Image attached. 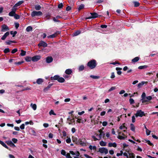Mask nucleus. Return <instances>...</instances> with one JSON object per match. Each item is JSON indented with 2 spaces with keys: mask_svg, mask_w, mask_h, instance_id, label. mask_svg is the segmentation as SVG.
<instances>
[{
  "mask_svg": "<svg viewBox=\"0 0 158 158\" xmlns=\"http://www.w3.org/2000/svg\"><path fill=\"white\" fill-rule=\"evenodd\" d=\"M87 65L91 69H94L97 65V61L95 60H92L88 62Z\"/></svg>",
  "mask_w": 158,
  "mask_h": 158,
  "instance_id": "obj_1",
  "label": "nucleus"
},
{
  "mask_svg": "<svg viewBox=\"0 0 158 158\" xmlns=\"http://www.w3.org/2000/svg\"><path fill=\"white\" fill-rule=\"evenodd\" d=\"M51 80H57L60 83H63L65 81V79L63 77H60L58 75H56L53 77H52L50 78Z\"/></svg>",
  "mask_w": 158,
  "mask_h": 158,
  "instance_id": "obj_2",
  "label": "nucleus"
},
{
  "mask_svg": "<svg viewBox=\"0 0 158 158\" xmlns=\"http://www.w3.org/2000/svg\"><path fill=\"white\" fill-rule=\"evenodd\" d=\"M42 14V12L40 11H34L31 12V15L32 17H34L35 16H39L41 15Z\"/></svg>",
  "mask_w": 158,
  "mask_h": 158,
  "instance_id": "obj_3",
  "label": "nucleus"
},
{
  "mask_svg": "<svg viewBox=\"0 0 158 158\" xmlns=\"http://www.w3.org/2000/svg\"><path fill=\"white\" fill-rule=\"evenodd\" d=\"M91 16L85 18L86 20L87 19H94L98 17L99 15L96 12L90 13Z\"/></svg>",
  "mask_w": 158,
  "mask_h": 158,
  "instance_id": "obj_4",
  "label": "nucleus"
},
{
  "mask_svg": "<svg viewBox=\"0 0 158 158\" xmlns=\"http://www.w3.org/2000/svg\"><path fill=\"white\" fill-rule=\"evenodd\" d=\"M135 116L136 117L139 116L141 117L143 116H145V114L141 110H138L135 114Z\"/></svg>",
  "mask_w": 158,
  "mask_h": 158,
  "instance_id": "obj_5",
  "label": "nucleus"
},
{
  "mask_svg": "<svg viewBox=\"0 0 158 158\" xmlns=\"http://www.w3.org/2000/svg\"><path fill=\"white\" fill-rule=\"evenodd\" d=\"M98 152H99L101 153H104L106 154L108 153V150L106 148L102 147L100 148L98 150Z\"/></svg>",
  "mask_w": 158,
  "mask_h": 158,
  "instance_id": "obj_6",
  "label": "nucleus"
},
{
  "mask_svg": "<svg viewBox=\"0 0 158 158\" xmlns=\"http://www.w3.org/2000/svg\"><path fill=\"white\" fill-rule=\"evenodd\" d=\"M9 27L6 24H4L1 26V31L2 32H5L9 31Z\"/></svg>",
  "mask_w": 158,
  "mask_h": 158,
  "instance_id": "obj_7",
  "label": "nucleus"
},
{
  "mask_svg": "<svg viewBox=\"0 0 158 158\" xmlns=\"http://www.w3.org/2000/svg\"><path fill=\"white\" fill-rule=\"evenodd\" d=\"M41 56L40 55H36L32 57L31 58L33 62H36L40 59Z\"/></svg>",
  "mask_w": 158,
  "mask_h": 158,
  "instance_id": "obj_8",
  "label": "nucleus"
},
{
  "mask_svg": "<svg viewBox=\"0 0 158 158\" xmlns=\"http://www.w3.org/2000/svg\"><path fill=\"white\" fill-rule=\"evenodd\" d=\"M60 33V31H57L54 34L50 35L48 36V38H54L56 37Z\"/></svg>",
  "mask_w": 158,
  "mask_h": 158,
  "instance_id": "obj_9",
  "label": "nucleus"
},
{
  "mask_svg": "<svg viewBox=\"0 0 158 158\" xmlns=\"http://www.w3.org/2000/svg\"><path fill=\"white\" fill-rule=\"evenodd\" d=\"M47 45L48 44L42 41H40L38 44V46L39 47H47Z\"/></svg>",
  "mask_w": 158,
  "mask_h": 158,
  "instance_id": "obj_10",
  "label": "nucleus"
},
{
  "mask_svg": "<svg viewBox=\"0 0 158 158\" xmlns=\"http://www.w3.org/2000/svg\"><path fill=\"white\" fill-rule=\"evenodd\" d=\"M72 140L77 145H79V141L77 138L74 136H72Z\"/></svg>",
  "mask_w": 158,
  "mask_h": 158,
  "instance_id": "obj_11",
  "label": "nucleus"
},
{
  "mask_svg": "<svg viewBox=\"0 0 158 158\" xmlns=\"http://www.w3.org/2000/svg\"><path fill=\"white\" fill-rule=\"evenodd\" d=\"M10 34L9 32L7 31L1 37V39L2 40H4L6 39V38Z\"/></svg>",
  "mask_w": 158,
  "mask_h": 158,
  "instance_id": "obj_12",
  "label": "nucleus"
},
{
  "mask_svg": "<svg viewBox=\"0 0 158 158\" xmlns=\"http://www.w3.org/2000/svg\"><path fill=\"white\" fill-rule=\"evenodd\" d=\"M53 85V83L49 84L44 89V91L46 92L48 91L49 89L51 88L52 85Z\"/></svg>",
  "mask_w": 158,
  "mask_h": 158,
  "instance_id": "obj_13",
  "label": "nucleus"
},
{
  "mask_svg": "<svg viewBox=\"0 0 158 158\" xmlns=\"http://www.w3.org/2000/svg\"><path fill=\"white\" fill-rule=\"evenodd\" d=\"M53 61V58L51 56H48L46 58V61L48 63L52 62Z\"/></svg>",
  "mask_w": 158,
  "mask_h": 158,
  "instance_id": "obj_14",
  "label": "nucleus"
},
{
  "mask_svg": "<svg viewBox=\"0 0 158 158\" xmlns=\"http://www.w3.org/2000/svg\"><path fill=\"white\" fill-rule=\"evenodd\" d=\"M6 143L8 145H10V147H15V144L10 140L6 141Z\"/></svg>",
  "mask_w": 158,
  "mask_h": 158,
  "instance_id": "obj_15",
  "label": "nucleus"
},
{
  "mask_svg": "<svg viewBox=\"0 0 158 158\" xmlns=\"http://www.w3.org/2000/svg\"><path fill=\"white\" fill-rule=\"evenodd\" d=\"M44 82V80L42 78H38L36 81V83L39 85L41 84Z\"/></svg>",
  "mask_w": 158,
  "mask_h": 158,
  "instance_id": "obj_16",
  "label": "nucleus"
},
{
  "mask_svg": "<svg viewBox=\"0 0 158 158\" xmlns=\"http://www.w3.org/2000/svg\"><path fill=\"white\" fill-rule=\"evenodd\" d=\"M72 73V71L71 69H67L65 71V73L67 75H70Z\"/></svg>",
  "mask_w": 158,
  "mask_h": 158,
  "instance_id": "obj_17",
  "label": "nucleus"
},
{
  "mask_svg": "<svg viewBox=\"0 0 158 158\" xmlns=\"http://www.w3.org/2000/svg\"><path fill=\"white\" fill-rule=\"evenodd\" d=\"M108 146L110 147H113L115 148L117 146V144L115 142L113 143H110L108 144Z\"/></svg>",
  "mask_w": 158,
  "mask_h": 158,
  "instance_id": "obj_18",
  "label": "nucleus"
},
{
  "mask_svg": "<svg viewBox=\"0 0 158 158\" xmlns=\"http://www.w3.org/2000/svg\"><path fill=\"white\" fill-rule=\"evenodd\" d=\"M79 144H80L82 146H86L85 143L84 142V141H82V140L81 139H79Z\"/></svg>",
  "mask_w": 158,
  "mask_h": 158,
  "instance_id": "obj_19",
  "label": "nucleus"
},
{
  "mask_svg": "<svg viewBox=\"0 0 158 158\" xmlns=\"http://www.w3.org/2000/svg\"><path fill=\"white\" fill-rule=\"evenodd\" d=\"M0 144H1L3 147H5V148L8 149L9 148L6 144L3 141L0 140Z\"/></svg>",
  "mask_w": 158,
  "mask_h": 158,
  "instance_id": "obj_20",
  "label": "nucleus"
},
{
  "mask_svg": "<svg viewBox=\"0 0 158 158\" xmlns=\"http://www.w3.org/2000/svg\"><path fill=\"white\" fill-rule=\"evenodd\" d=\"M139 59V57H136L134 59H132V62L133 63H135L137 62Z\"/></svg>",
  "mask_w": 158,
  "mask_h": 158,
  "instance_id": "obj_21",
  "label": "nucleus"
},
{
  "mask_svg": "<svg viewBox=\"0 0 158 158\" xmlns=\"http://www.w3.org/2000/svg\"><path fill=\"white\" fill-rule=\"evenodd\" d=\"M23 2L24 1H20L16 3L14 5L15 6L17 7V6H20L21 4L23 3Z\"/></svg>",
  "mask_w": 158,
  "mask_h": 158,
  "instance_id": "obj_22",
  "label": "nucleus"
},
{
  "mask_svg": "<svg viewBox=\"0 0 158 158\" xmlns=\"http://www.w3.org/2000/svg\"><path fill=\"white\" fill-rule=\"evenodd\" d=\"M131 130L133 131L134 132L135 131V127L134 124L133 123H131L130 125Z\"/></svg>",
  "mask_w": 158,
  "mask_h": 158,
  "instance_id": "obj_23",
  "label": "nucleus"
},
{
  "mask_svg": "<svg viewBox=\"0 0 158 158\" xmlns=\"http://www.w3.org/2000/svg\"><path fill=\"white\" fill-rule=\"evenodd\" d=\"M145 143H147L149 145L152 147L154 146V144L152 143H151L150 140H148L147 139H145Z\"/></svg>",
  "mask_w": 158,
  "mask_h": 158,
  "instance_id": "obj_24",
  "label": "nucleus"
},
{
  "mask_svg": "<svg viewBox=\"0 0 158 158\" xmlns=\"http://www.w3.org/2000/svg\"><path fill=\"white\" fill-rule=\"evenodd\" d=\"M147 82H145L144 81H142L141 83H139L138 84L137 87L139 88L141 87L145 83H147Z\"/></svg>",
  "mask_w": 158,
  "mask_h": 158,
  "instance_id": "obj_25",
  "label": "nucleus"
},
{
  "mask_svg": "<svg viewBox=\"0 0 158 158\" xmlns=\"http://www.w3.org/2000/svg\"><path fill=\"white\" fill-rule=\"evenodd\" d=\"M41 8V6L39 5H36L35 6V8L36 10H40Z\"/></svg>",
  "mask_w": 158,
  "mask_h": 158,
  "instance_id": "obj_26",
  "label": "nucleus"
},
{
  "mask_svg": "<svg viewBox=\"0 0 158 158\" xmlns=\"http://www.w3.org/2000/svg\"><path fill=\"white\" fill-rule=\"evenodd\" d=\"M32 29L33 28L32 27L29 26L27 27L26 30L27 32H30V31H32Z\"/></svg>",
  "mask_w": 158,
  "mask_h": 158,
  "instance_id": "obj_27",
  "label": "nucleus"
},
{
  "mask_svg": "<svg viewBox=\"0 0 158 158\" xmlns=\"http://www.w3.org/2000/svg\"><path fill=\"white\" fill-rule=\"evenodd\" d=\"M148 67V66L146 65H144L143 66H140L138 67V68L139 69H145Z\"/></svg>",
  "mask_w": 158,
  "mask_h": 158,
  "instance_id": "obj_28",
  "label": "nucleus"
},
{
  "mask_svg": "<svg viewBox=\"0 0 158 158\" xmlns=\"http://www.w3.org/2000/svg\"><path fill=\"white\" fill-rule=\"evenodd\" d=\"M90 77L91 78L95 79H98L100 78V76H94L92 75H90Z\"/></svg>",
  "mask_w": 158,
  "mask_h": 158,
  "instance_id": "obj_29",
  "label": "nucleus"
},
{
  "mask_svg": "<svg viewBox=\"0 0 158 158\" xmlns=\"http://www.w3.org/2000/svg\"><path fill=\"white\" fill-rule=\"evenodd\" d=\"M81 33V32L80 31L77 30L73 34V35L74 36H76L80 34Z\"/></svg>",
  "mask_w": 158,
  "mask_h": 158,
  "instance_id": "obj_30",
  "label": "nucleus"
},
{
  "mask_svg": "<svg viewBox=\"0 0 158 158\" xmlns=\"http://www.w3.org/2000/svg\"><path fill=\"white\" fill-rule=\"evenodd\" d=\"M100 144L102 146H105L106 145V143L102 140L100 142Z\"/></svg>",
  "mask_w": 158,
  "mask_h": 158,
  "instance_id": "obj_31",
  "label": "nucleus"
},
{
  "mask_svg": "<svg viewBox=\"0 0 158 158\" xmlns=\"http://www.w3.org/2000/svg\"><path fill=\"white\" fill-rule=\"evenodd\" d=\"M32 57L27 56L25 57V60L27 62H30L31 60H32L31 59Z\"/></svg>",
  "mask_w": 158,
  "mask_h": 158,
  "instance_id": "obj_32",
  "label": "nucleus"
},
{
  "mask_svg": "<svg viewBox=\"0 0 158 158\" xmlns=\"http://www.w3.org/2000/svg\"><path fill=\"white\" fill-rule=\"evenodd\" d=\"M16 42L15 41H12V40H9L8 41H6V44L7 45H10L11 44V43H16Z\"/></svg>",
  "mask_w": 158,
  "mask_h": 158,
  "instance_id": "obj_33",
  "label": "nucleus"
},
{
  "mask_svg": "<svg viewBox=\"0 0 158 158\" xmlns=\"http://www.w3.org/2000/svg\"><path fill=\"white\" fill-rule=\"evenodd\" d=\"M100 134L99 135V139H100L102 137L104 138L105 137V134L104 133H100Z\"/></svg>",
  "mask_w": 158,
  "mask_h": 158,
  "instance_id": "obj_34",
  "label": "nucleus"
},
{
  "mask_svg": "<svg viewBox=\"0 0 158 158\" xmlns=\"http://www.w3.org/2000/svg\"><path fill=\"white\" fill-rule=\"evenodd\" d=\"M17 9V7L16 6H15L14 5L11 9V11L16 13V11Z\"/></svg>",
  "mask_w": 158,
  "mask_h": 158,
  "instance_id": "obj_35",
  "label": "nucleus"
},
{
  "mask_svg": "<svg viewBox=\"0 0 158 158\" xmlns=\"http://www.w3.org/2000/svg\"><path fill=\"white\" fill-rule=\"evenodd\" d=\"M15 13H15V12H14L11 11L8 14V15L10 16L13 17V16H14V15H15Z\"/></svg>",
  "mask_w": 158,
  "mask_h": 158,
  "instance_id": "obj_36",
  "label": "nucleus"
},
{
  "mask_svg": "<svg viewBox=\"0 0 158 158\" xmlns=\"http://www.w3.org/2000/svg\"><path fill=\"white\" fill-rule=\"evenodd\" d=\"M21 53L20 54L21 56H24L26 55V52L23 50H21Z\"/></svg>",
  "mask_w": 158,
  "mask_h": 158,
  "instance_id": "obj_37",
  "label": "nucleus"
},
{
  "mask_svg": "<svg viewBox=\"0 0 158 158\" xmlns=\"http://www.w3.org/2000/svg\"><path fill=\"white\" fill-rule=\"evenodd\" d=\"M84 69V66L83 65H81L78 68V70L79 71H83Z\"/></svg>",
  "mask_w": 158,
  "mask_h": 158,
  "instance_id": "obj_38",
  "label": "nucleus"
},
{
  "mask_svg": "<svg viewBox=\"0 0 158 158\" xmlns=\"http://www.w3.org/2000/svg\"><path fill=\"white\" fill-rule=\"evenodd\" d=\"M84 5L83 4H81L79 6L78 8V10H81L84 8Z\"/></svg>",
  "mask_w": 158,
  "mask_h": 158,
  "instance_id": "obj_39",
  "label": "nucleus"
},
{
  "mask_svg": "<svg viewBox=\"0 0 158 158\" xmlns=\"http://www.w3.org/2000/svg\"><path fill=\"white\" fill-rule=\"evenodd\" d=\"M17 33V32L16 31H14V32H13V31H10V34L11 35H12L13 37H14Z\"/></svg>",
  "mask_w": 158,
  "mask_h": 158,
  "instance_id": "obj_40",
  "label": "nucleus"
},
{
  "mask_svg": "<svg viewBox=\"0 0 158 158\" xmlns=\"http://www.w3.org/2000/svg\"><path fill=\"white\" fill-rule=\"evenodd\" d=\"M133 3L134 5V6L137 7L139 6V3L138 2H134Z\"/></svg>",
  "mask_w": 158,
  "mask_h": 158,
  "instance_id": "obj_41",
  "label": "nucleus"
},
{
  "mask_svg": "<svg viewBox=\"0 0 158 158\" xmlns=\"http://www.w3.org/2000/svg\"><path fill=\"white\" fill-rule=\"evenodd\" d=\"M130 158H135V155L133 153H129Z\"/></svg>",
  "mask_w": 158,
  "mask_h": 158,
  "instance_id": "obj_42",
  "label": "nucleus"
},
{
  "mask_svg": "<svg viewBox=\"0 0 158 158\" xmlns=\"http://www.w3.org/2000/svg\"><path fill=\"white\" fill-rule=\"evenodd\" d=\"M146 95L145 93H143L142 95H141L142 99H141L143 100V99H146Z\"/></svg>",
  "mask_w": 158,
  "mask_h": 158,
  "instance_id": "obj_43",
  "label": "nucleus"
},
{
  "mask_svg": "<svg viewBox=\"0 0 158 158\" xmlns=\"http://www.w3.org/2000/svg\"><path fill=\"white\" fill-rule=\"evenodd\" d=\"M31 105H32V107L33 108V109L34 110H36V108H37L36 105L35 104H31Z\"/></svg>",
  "mask_w": 158,
  "mask_h": 158,
  "instance_id": "obj_44",
  "label": "nucleus"
},
{
  "mask_svg": "<svg viewBox=\"0 0 158 158\" xmlns=\"http://www.w3.org/2000/svg\"><path fill=\"white\" fill-rule=\"evenodd\" d=\"M127 137H123V136L121 135H118V136H117V138L120 139H121V140H123V139H124L125 138H126Z\"/></svg>",
  "mask_w": 158,
  "mask_h": 158,
  "instance_id": "obj_45",
  "label": "nucleus"
},
{
  "mask_svg": "<svg viewBox=\"0 0 158 158\" xmlns=\"http://www.w3.org/2000/svg\"><path fill=\"white\" fill-rule=\"evenodd\" d=\"M51 15L49 13L47 14L46 15L45 18L49 20L51 18Z\"/></svg>",
  "mask_w": 158,
  "mask_h": 158,
  "instance_id": "obj_46",
  "label": "nucleus"
},
{
  "mask_svg": "<svg viewBox=\"0 0 158 158\" xmlns=\"http://www.w3.org/2000/svg\"><path fill=\"white\" fill-rule=\"evenodd\" d=\"M14 18L16 19H20V16L19 15H17L15 13L14 16Z\"/></svg>",
  "mask_w": 158,
  "mask_h": 158,
  "instance_id": "obj_47",
  "label": "nucleus"
},
{
  "mask_svg": "<svg viewBox=\"0 0 158 158\" xmlns=\"http://www.w3.org/2000/svg\"><path fill=\"white\" fill-rule=\"evenodd\" d=\"M70 122L69 123V124H72L73 123H74L75 124V120L74 118H73L70 120Z\"/></svg>",
  "mask_w": 158,
  "mask_h": 158,
  "instance_id": "obj_48",
  "label": "nucleus"
},
{
  "mask_svg": "<svg viewBox=\"0 0 158 158\" xmlns=\"http://www.w3.org/2000/svg\"><path fill=\"white\" fill-rule=\"evenodd\" d=\"M10 52V50L9 48H5L4 51V52L5 53H7Z\"/></svg>",
  "mask_w": 158,
  "mask_h": 158,
  "instance_id": "obj_49",
  "label": "nucleus"
},
{
  "mask_svg": "<svg viewBox=\"0 0 158 158\" xmlns=\"http://www.w3.org/2000/svg\"><path fill=\"white\" fill-rule=\"evenodd\" d=\"M123 151L121 150L120 151V153H117L116 154V156H121L123 154Z\"/></svg>",
  "mask_w": 158,
  "mask_h": 158,
  "instance_id": "obj_50",
  "label": "nucleus"
},
{
  "mask_svg": "<svg viewBox=\"0 0 158 158\" xmlns=\"http://www.w3.org/2000/svg\"><path fill=\"white\" fill-rule=\"evenodd\" d=\"M24 62L23 61H19L18 62H15V64L20 65L21 64H22Z\"/></svg>",
  "mask_w": 158,
  "mask_h": 158,
  "instance_id": "obj_51",
  "label": "nucleus"
},
{
  "mask_svg": "<svg viewBox=\"0 0 158 158\" xmlns=\"http://www.w3.org/2000/svg\"><path fill=\"white\" fill-rule=\"evenodd\" d=\"M49 114L51 115H56V114H55L54 112V111L53 110H50V111L49 112Z\"/></svg>",
  "mask_w": 158,
  "mask_h": 158,
  "instance_id": "obj_52",
  "label": "nucleus"
},
{
  "mask_svg": "<svg viewBox=\"0 0 158 158\" xmlns=\"http://www.w3.org/2000/svg\"><path fill=\"white\" fill-rule=\"evenodd\" d=\"M63 5L62 3H61L59 4L58 6V7L59 9H61L63 7Z\"/></svg>",
  "mask_w": 158,
  "mask_h": 158,
  "instance_id": "obj_53",
  "label": "nucleus"
},
{
  "mask_svg": "<svg viewBox=\"0 0 158 158\" xmlns=\"http://www.w3.org/2000/svg\"><path fill=\"white\" fill-rule=\"evenodd\" d=\"M129 102L131 104H132L135 102L133 99L131 98H130L129 99Z\"/></svg>",
  "mask_w": 158,
  "mask_h": 158,
  "instance_id": "obj_54",
  "label": "nucleus"
},
{
  "mask_svg": "<svg viewBox=\"0 0 158 158\" xmlns=\"http://www.w3.org/2000/svg\"><path fill=\"white\" fill-rule=\"evenodd\" d=\"M61 153L62 155H63V156H66V152L64 150H61Z\"/></svg>",
  "mask_w": 158,
  "mask_h": 158,
  "instance_id": "obj_55",
  "label": "nucleus"
},
{
  "mask_svg": "<svg viewBox=\"0 0 158 158\" xmlns=\"http://www.w3.org/2000/svg\"><path fill=\"white\" fill-rule=\"evenodd\" d=\"M115 77V75L114 72H112L111 73V75L110 76V78L111 79H113Z\"/></svg>",
  "mask_w": 158,
  "mask_h": 158,
  "instance_id": "obj_56",
  "label": "nucleus"
},
{
  "mask_svg": "<svg viewBox=\"0 0 158 158\" xmlns=\"http://www.w3.org/2000/svg\"><path fill=\"white\" fill-rule=\"evenodd\" d=\"M18 51L17 48H15L13 49L11 52L12 54H14L16 52Z\"/></svg>",
  "mask_w": 158,
  "mask_h": 158,
  "instance_id": "obj_57",
  "label": "nucleus"
},
{
  "mask_svg": "<svg viewBox=\"0 0 158 158\" xmlns=\"http://www.w3.org/2000/svg\"><path fill=\"white\" fill-rule=\"evenodd\" d=\"M110 64H113V65H115V64H118L119 65H120L121 64L119 62H118L117 61H115V62H114L111 63H110Z\"/></svg>",
  "mask_w": 158,
  "mask_h": 158,
  "instance_id": "obj_58",
  "label": "nucleus"
},
{
  "mask_svg": "<svg viewBox=\"0 0 158 158\" xmlns=\"http://www.w3.org/2000/svg\"><path fill=\"white\" fill-rule=\"evenodd\" d=\"M15 27L16 29H18L19 26V24L18 23H15Z\"/></svg>",
  "mask_w": 158,
  "mask_h": 158,
  "instance_id": "obj_59",
  "label": "nucleus"
},
{
  "mask_svg": "<svg viewBox=\"0 0 158 158\" xmlns=\"http://www.w3.org/2000/svg\"><path fill=\"white\" fill-rule=\"evenodd\" d=\"M66 143H70L71 142V139L70 138H69L67 139L66 140Z\"/></svg>",
  "mask_w": 158,
  "mask_h": 158,
  "instance_id": "obj_60",
  "label": "nucleus"
},
{
  "mask_svg": "<svg viewBox=\"0 0 158 158\" xmlns=\"http://www.w3.org/2000/svg\"><path fill=\"white\" fill-rule=\"evenodd\" d=\"M104 128L102 127L101 129L98 130V132L100 133H104V132L103 131V130H104Z\"/></svg>",
  "mask_w": 158,
  "mask_h": 158,
  "instance_id": "obj_61",
  "label": "nucleus"
},
{
  "mask_svg": "<svg viewBox=\"0 0 158 158\" xmlns=\"http://www.w3.org/2000/svg\"><path fill=\"white\" fill-rule=\"evenodd\" d=\"M116 89V87L115 86H113L111 87L110 89L109 90V91H113L114 89Z\"/></svg>",
  "mask_w": 158,
  "mask_h": 158,
  "instance_id": "obj_62",
  "label": "nucleus"
},
{
  "mask_svg": "<svg viewBox=\"0 0 158 158\" xmlns=\"http://www.w3.org/2000/svg\"><path fill=\"white\" fill-rule=\"evenodd\" d=\"M20 128L21 129L23 130L25 128V125L24 124H22L20 126Z\"/></svg>",
  "mask_w": 158,
  "mask_h": 158,
  "instance_id": "obj_63",
  "label": "nucleus"
},
{
  "mask_svg": "<svg viewBox=\"0 0 158 158\" xmlns=\"http://www.w3.org/2000/svg\"><path fill=\"white\" fill-rule=\"evenodd\" d=\"M12 140L13 142L15 143H16L18 141L17 139L15 138H13Z\"/></svg>",
  "mask_w": 158,
  "mask_h": 158,
  "instance_id": "obj_64",
  "label": "nucleus"
}]
</instances>
